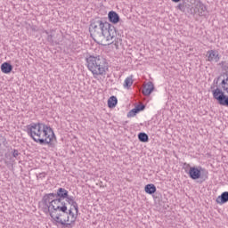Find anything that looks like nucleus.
Listing matches in <instances>:
<instances>
[{"instance_id": "16", "label": "nucleus", "mask_w": 228, "mask_h": 228, "mask_svg": "<svg viewBox=\"0 0 228 228\" xmlns=\"http://www.w3.org/2000/svg\"><path fill=\"white\" fill-rule=\"evenodd\" d=\"M118 103V100L117 99V96H110L108 100V107L109 108H115L117 104Z\"/></svg>"}, {"instance_id": "24", "label": "nucleus", "mask_w": 228, "mask_h": 228, "mask_svg": "<svg viewBox=\"0 0 228 228\" xmlns=\"http://www.w3.org/2000/svg\"><path fill=\"white\" fill-rule=\"evenodd\" d=\"M138 114L135 109H132L128 113H127V118H131L133 117H135V115Z\"/></svg>"}, {"instance_id": "26", "label": "nucleus", "mask_w": 228, "mask_h": 228, "mask_svg": "<svg viewBox=\"0 0 228 228\" xmlns=\"http://www.w3.org/2000/svg\"><path fill=\"white\" fill-rule=\"evenodd\" d=\"M71 206H72V208H74V209L77 215L79 213V206L77 205V202L75 201Z\"/></svg>"}, {"instance_id": "4", "label": "nucleus", "mask_w": 228, "mask_h": 228, "mask_svg": "<svg viewBox=\"0 0 228 228\" xmlns=\"http://www.w3.org/2000/svg\"><path fill=\"white\" fill-rule=\"evenodd\" d=\"M88 70L92 72L94 77L97 76H106L109 65L108 61L101 55H90L86 59Z\"/></svg>"}, {"instance_id": "25", "label": "nucleus", "mask_w": 228, "mask_h": 228, "mask_svg": "<svg viewBox=\"0 0 228 228\" xmlns=\"http://www.w3.org/2000/svg\"><path fill=\"white\" fill-rule=\"evenodd\" d=\"M45 33H46L47 36V42H49L50 44H54V40L53 39V35H49V32L47 30L45 31Z\"/></svg>"}, {"instance_id": "19", "label": "nucleus", "mask_w": 228, "mask_h": 228, "mask_svg": "<svg viewBox=\"0 0 228 228\" xmlns=\"http://www.w3.org/2000/svg\"><path fill=\"white\" fill-rule=\"evenodd\" d=\"M124 88H131V86H133V76L128 77L125 79L124 85H123Z\"/></svg>"}, {"instance_id": "12", "label": "nucleus", "mask_w": 228, "mask_h": 228, "mask_svg": "<svg viewBox=\"0 0 228 228\" xmlns=\"http://www.w3.org/2000/svg\"><path fill=\"white\" fill-rule=\"evenodd\" d=\"M154 92V84L149 81L144 86L142 87V94L145 96H149Z\"/></svg>"}, {"instance_id": "15", "label": "nucleus", "mask_w": 228, "mask_h": 228, "mask_svg": "<svg viewBox=\"0 0 228 228\" xmlns=\"http://www.w3.org/2000/svg\"><path fill=\"white\" fill-rule=\"evenodd\" d=\"M144 191L148 193V195H154V192L156 191V185L152 183L145 185Z\"/></svg>"}, {"instance_id": "31", "label": "nucleus", "mask_w": 228, "mask_h": 228, "mask_svg": "<svg viewBox=\"0 0 228 228\" xmlns=\"http://www.w3.org/2000/svg\"><path fill=\"white\" fill-rule=\"evenodd\" d=\"M173 3H180L181 0H172Z\"/></svg>"}, {"instance_id": "8", "label": "nucleus", "mask_w": 228, "mask_h": 228, "mask_svg": "<svg viewBox=\"0 0 228 228\" xmlns=\"http://www.w3.org/2000/svg\"><path fill=\"white\" fill-rule=\"evenodd\" d=\"M207 58L208 61H215L216 63H218L220 61V53L216 52V50H208L207 52Z\"/></svg>"}, {"instance_id": "6", "label": "nucleus", "mask_w": 228, "mask_h": 228, "mask_svg": "<svg viewBox=\"0 0 228 228\" xmlns=\"http://www.w3.org/2000/svg\"><path fill=\"white\" fill-rule=\"evenodd\" d=\"M190 4L194 6V15L200 17H208V7L200 0H187Z\"/></svg>"}, {"instance_id": "10", "label": "nucleus", "mask_w": 228, "mask_h": 228, "mask_svg": "<svg viewBox=\"0 0 228 228\" xmlns=\"http://www.w3.org/2000/svg\"><path fill=\"white\" fill-rule=\"evenodd\" d=\"M69 217L68 216L65 219H61V217H59V219H54V222L61 224V225H62L61 228H74L76 223H72V221H70V223H67L69 222Z\"/></svg>"}, {"instance_id": "23", "label": "nucleus", "mask_w": 228, "mask_h": 228, "mask_svg": "<svg viewBox=\"0 0 228 228\" xmlns=\"http://www.w3.org/2000/svg\"><path fill=\"white\" fill-rule=\"evenodd\" d=\"M135 110V111L137 113H140V111H143V110H145V104L142 103V104H138L137 106H135V108H134Z\"/></svg>"}, {"instance_id": "30", "label": "nucleus", "mask_w": 228, "mask_h": 228, "mask_svg": "<svg viewBox=\"0 0 228 228\" xmlns=\"http://www.w3.org/2000/svg\"><path fill=\"white\" fill-rule=\"evenodd\" d=\"M218 81H220V77H218L217 78H216V79L214 80V83H215L216 85H218Z\"/></svg>"}, {"instance_id": "20", "label": "nucleus", "mask_w": 228, "mask_h": 228, "mask_svg": "<svg viewBox=\"0 0 228 228\" xmlns=\"http://www.w3.org/2000/svg\"><path fill=\"white\" fill-rule=\"evenodd\" d=\"M218 65L222 68V69L224 72H226L225 76L227 77L228 76V62L225 61H222Z\"/></svg>"}, {"instance_id": "7", "label": "nucleus", "mask_w": 228, "mask_h": 228, "mask_svg": "<svg viewBox=\"0 0 228 228\" xmlns=\"http://www.w3.org/2000/svg\"><path fill=\"white\" fill-rule=\"evenodd\" d=\"M178 10H180V12H183V13H188L189 15H195V5L193 4H190L188 3H183V4H179L177 5Z\"/></svg>"}, {"instance_id": "28", "label": "nucleus", "mask_w": 228, "mask_h": 228, "mask_svg": "<svg viewBox=\"0 0 228 228\" xmlns=\"http://www.w3.org/2000/svg\"><path fill=\"white\" fill-rule=\"evenodd\" d=\"M12 154L13 158H17L18 156H20V153L19 152V150H13L12 151Z\"/></svg>"}, {"instance_id": "11", "label": "nucleus", "mask_w": 228, "mask_h": 228, "mask_svg": "<svg viewBox=\"0 0 228 228\" xmlns=\"http://www.w3.org/2000/svg\"><path fill=\"white\" fill-rule=\"evenodd\" d=\"M108 19L111 24H118L120 22V16L115 11L109 12Z\"/></svg>"}, {"instance_id": "27", "label": "nucleus", "mask_w": 228, "mask_h": 228, "mask_svg": "<svg viewBox=\"0 0 228 228\" xmlns=\"http://www.w3.org/2000/svg\"><path fill=\"white\" fill-rule=\"evenodd\" d=\"M1 145H6V138L3 135H0V146Z\"/></svg>"}, {"instance_id": "22", "label": "nucleus", "mask_w": 228, "mask_h": 228, "mask_svg": "<svg viewBox=\"0 0 228 228\" xmlns=\"http://www.w3.org/2000/svg\"><path fill=\"white\" fill-rule=\"evenodd\" d=\"M66 215H67V216H69H69H71V222L76 223V220H77V217L76 216L74 212H72V208H70L69 210V212L66 213Z\"/></svg>"}, {"instance_id": "1", "label": "nucleus", "mask_w": 228, "mask_h": 228, "mask_svg": "<svg viewBox=\"0 0 228 228\" xmlns=\"http://www.w3.org/2000/svg\"><path fill=\"white\" fill-rule=\"evenodd\" d=\"M26 133L39 145L53 147V140H56L54 130L44 123H31L27 126Z\"/></svg>"}, {"instance_id": "18", "label": "nucleus", "mask_w": 228, "mask_h": 228, "mask_svg": "<svg viewBox=\"0 0 228 228\" xmlns=\"http://www.w3.org/2000/svg\"><path fill=\"white\" fill-rule=\"evenodd\" d=\"M138 140L142 143H147L149 142V135L146 133L141 132L138 134Z\"/></svg>"}, {"instance_id": "17", "label": "nucleus", "mask_w": 228, "mask_h": 228, "mask_svg": "<svg viewBox=\"0 0 228 228\" xmlns=\"http://www.w3.org/2000/svg\"><path fill=\"white\" fill-rule=\"evenodd\" d=\"M106 42H108L107 45L114 44L116 49H118V45H122V39L117 38V37H115V39L110 40V41H106Z\"/></svg>"}, {"instance_id": "32", "label": "nucleus", "mask_w": 228, "mask_h": 228, "mask_svg": "<svg viewBox=\"0 0 228 228\" xmlns=\"http://www.w3.org/2000/svg\"><path fill=\"white\" fill-rule=\"evenodd\" d=\"M127 124V121L123 122V126H126Z\"/></svg>"}, {"instance_id": "29", "label": "nucleus", "mask_w": 228, "mask_h": 228, "mask_svg": "<svg viewBox=\"0 0 228 228\" xmlns=\"http://www.w3.org/2000/svg\"><path fill=\"white\" fill-rule=\"evenodd\" d=\"M44 177H45V173H40V174L37 175V179H44Z\"/></svg>"}, {"instance_id": "5", "label": "nucleus", "mask_w": 228, "mask_h": 228, "mask_svg": "<svg viewBox=\"0 0 228 228\" xmlns=\"http://www.w3.org/2000/svg\"><path fill=\"white\" fill-rule=\"evenodd\" d=\"M69 197V191H67L65 188H59L57 190V192H52L48 194L44 195V200L45 203L47 204L49 200H52V199H60V200H65Z\"/></svg>"}, {"instance_id": "2", "label": "nucleus", "mask_w": 228, "mask_h": 228, "mask_svg": "<svg viewBox=\"0 0 228 228\" xmlns=\"http://www.w3.org/2000/svg\"><path fill=\"white\" fill-rule=\"evenodd\" d=\"M89 32L93 40L98 44H104L110 40H115L117 37V28L108 21L101 20H94L89 26Z\"/></svg>"}, {"instance_id": "13", "label": "nucleus", "mask_w": 228, "mask_h": 228, "mask_svg": "<svg viewBox=\"0 0 228 228\" xmlns=\"http://www.w3.org/2000/svg\"><path fill=\"white\" fill-rule=\"evenodd\" d=\"M13 70V66L10 64L9 62H4L1 65V71L4 74H10Z\"/></svg>"}, {"instance_id": "3", "label": "nucleus", "mask_w": 228, "mask_h": 228, "mask_svg": "<svg viewBox=\"0 0 228 228\" xmlns=\"http://www.w3.org/2000/svg\"><path fill=\"white\" fill-rule=\"evenodd\" d=\"M41 202L43 204L44 213L46 215L49 213L53 220H60L61 218V213H67V203L63 200L53 198L45 203L43 196Z\"/></svg>"}, {"instance_id": "9", "label": "nucleus", "mask_w": 228, "mask_h": 228, "mask_svg": "<svg viewBox=\"0 0 228 228\" xmlns=\"http://www.w3.org/2000/svg\"><path fill=\"white\" fill-rule=\"evenodd\" d=\"M188 174H189V177H191V179H193V181H197V179H200V176H201L200 168L196 167H190Z\"/></svg>"}, {"instance_id": "21", "label": "nucleus", "mask_w": 228, "mask_h": 228, "mask_svg": "<svg viewBox=\"0 0 228 228\" xmlns=\"http://www.w3.org/2000/svg\"><path fill=\"white\" fill-rule=\"evenodd\" d=\"M66 202L69 204V206H72L76 202V197L70 196L68 194V197H66Z\"/></svg>"}, {"instance_id": "14", "label": "nucleus", "mask_w": 228, "mask_h": 228, "mask_svg": "<svg viewBox=\"0 0 228 228\" xmlns=\"http://www.w3.org/2000/svg\"><path fill=\"white\" fill-rule=\"evenodd\" d=\"M217 204H225L228 202V191L223 192L220 196L216 199Z\"/></svg>"}]
</instances>
